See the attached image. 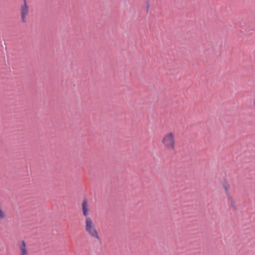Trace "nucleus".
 Instances as JSON below:
<instances>
[{
    "label": "nucleus",
    "mask_w": 255,
    "mask_h": 255,
    "mask_svg": "<svg viewBox=\"0 0 255 255\" xmlns=\"http://www.w3.org/2000/svg\"><path fill=\"white\" fill-rule=\"evenodd\" d=\"M161 143L165 150L174 151L176 144L174 132L171 131L165 133L161 139Z\"/></svg>",
    "instance_id": "nucleus-1"
},
{
    "label": "nucleus",
    "mask_w": 255,
    "mask_h": 255,
    "mask_svg": "<svg viewBox=\"0 0 255 255\" xmlns=\"http://www.w3.org/2000/svg\"><path fill=\"white\" fill-rule=\"evenodd\" d=\"M84 227L85 231L88 235L98 241L100 240L96 226L91 217H87L85 218Z\"/></svg>",
    "instance_id": "nucleus-2"
},
{
    "label": "nucleus",
    "mask_w": 255,
    "mask_h": 255,
    "mask_svg": "<svg viewBox=\"0 0 255 255\" xmlns=\"http://www.w3.org/2000/svg\"><path fill=\"white\" fill-rule=\"evenodd\" d=\"M20 15L22 22H26V17L29 13V7L27 5L26 0H24L23 3L20 6Z\"/></svg>",
    "instance_id": "nucleus-3"
},
{
    "label": "nucleus",
    "mask_w": 255,
    "mask_h": 255,
    "mask_svg": "<svg viewBox=\"0 0 255 255\" xmlns=\"http://www.w3.org/2000/svg\"><path fill=\"white\" fill-rule=\"evenodd\" d=\"M227 201L229 206L233 210H236L237 208L236 204V200L232 195H229L226 196Z\"/></svg>",
    "instance_id": "nucleus-4"
},
{
    "label": "nucleus",
    "mask_w": 255,
    "mask_h": 255,
    "mask_svg": "<svg viewBox=\"0 0 255 255\" xmlns=\"http://www.w3.org/2000/svg\"><path fill=\"white\" fill-rule=\"evenodd\" d=\"M18 249L19 255H29L28 249L24 241H22L18 245Z\"/></svg>",
    "instance_id": "nucleus-5"
},
{
    "label": "nucleus",
    "mask_w": 255,
    "mask_h": 255,
    "mask_svg": "<svg viewBox=\"0 0 255 255\" xmlns=\"http://www.w3.org/2000/svg\"><path fill=\"white\" fill-rule=\"evenodd\" d=\"M82 214L86 218L87 217H89L90 215V209L89 208V206L86 200H84L82 204Z\"/></svg>",
    "instance_id": "nucleus-6"
},
{
    "label": "nucleus",
    "mask_w": 255,
    "mask_h": 255,
    "mask_svg": "<svg viewBox=\"0 0 255 255\" xmlns=\"http://www.w3.org/2000/svg\"><path fill=\"white\" fill-rule=\"evenodd\" d=\"M223 188L224 190L226 196H229V195H231L230 194V188L231 186L229 184L226 182H223L222 184Z\"/></svg>",
    "instance_id": "nucleus-7"
},
{
    "label": "nucleus",
    "mask_w": 255,
    "mask_h": 255,
    "mask_svg": "<svg viewBox=\"0 0 255 255\" xmlns=\"http://www.w3.org/2000/svg\"><path fill=\"white\" fill-rule=\"evenodd\" d=\"M253 106L255 108V98L253 100Z\"/></svg>",
    "instance_id": "nucleus-8"
}]
</instances>
